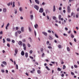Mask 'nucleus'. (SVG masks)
Instances as JSON below:
<instances>
[{
    "label": "nucleus",
    "instance_id": "nucleus-1",
    "mask_svg": "<svg viewBox=\"0 0 79 79\" xmlns=\"http://www.w3.org/2000/svg\"><path fill=\"white\" fill-rule=\"evenodd\" d=\"M67 12L69 13L71 12V9H70V7L69 6H67Z\"/></svg>",
    "mask_w": 79,
    "mask_h": 79
},
{
    "label": "nucleus",
    "instance_id": "nucleus-2",
    "mask_svg": "<svg viewBox=\"0 0 79 79\" xmlns=\"http://www.w3.org/2000/svg\"><path fill=\"white\" fill-rule=\"evenodd\" d=\"M34 8L37 10H39V7L37 5H35L34 6Z\"/></svg>",
    "mask_w": 79,
    "mask_h": 79
},
{
    "label": "nucleus",
    "instance_id": "nucleus-3",
    "mask_svg": "<svg viewBox=\"0 0 79 79\" xmlns=\"http://www.w3.org/2000/svg\"><path fill=\"white\" fill-rule=\"evenodd\" d=\"M39 12L40 13H43L44 12V9L42 8H40Z\"/></svg>",
    "mask_w": 79,
    "mask_h": 79
},
{
    "label": "nucleus",
    "instance_id": "nucleus-4",
    "mask_svg": "<svg viewBox=\"0 0 79 79\" xmlns=\"http://www.w3.org/2000/svg\"><path fill=\"white\" fill-rule=\"evenodd\" d=\"M18 44L19 45H20V46H23V42H21V41H19Z\"/></svg>",
    "mask_w": 79,
    "mask_h": 79
},
{
    "label": "nucleus",
    "instance_id": "nucleus-5",
    "mask_svg": "<svg viewBox=\"0 0 79 79\" xmlns=\"http://www.w3.org/2000/svg\"><path fill=\"white\" fill-rule=\"evenodd\" d=\"M30 18L31 20H33V19H34V16L32 15H31Z\"/></svg>",
    "mask_w": 79,
    "mask_h": 79
},
{
    "label": "nucleus",
    "instance_id": "nucleus-6",
    "mask_svg": "<svg viewBox=\"0 0 79 79\" xmlns=\"http://www.w3.org/2000/svg\"><path fill=\"white\" fill-rule=\"evenodd\" d=\"M9 25H10V23H8L6 26V30L8 29V26H9Z\"/></svg>",
    "mask_w": 79,
    "mask_h": 79
},
{
    "label": "nucleus",
    "instance_id": "nucleus-7",
    "mask_svg": "<svg viewBox=\"0 0 79 79\" xmlns=\"http://www.w3.org/2000/svg\"><path fill=\"white\" fill-rule=\"evenodd\" d=\"M42 33L43 34H44V35H45V36H47V35H48L47 33H46V32H43Z\"/></svg>",
    "mask_w": 79,
    "mask_h": 79
},
{
    "label": "nucleus",
    "instance_id": "nucleus-8",
    "mask_svg": "<svg viewBox=\"0 0 79 79\" xmlns=\"http://www.w3.org/2000/svg\"><path fill=\"white\" fill-rule=\"evenodd\" d=\"M21 55L22 56H24V51H22L21 52Z\"/></svg>",
    "mask_w": 79,
    "mask_h": 79
},
{
    "label": "nucleus",
    "instance_id": "nucleus-9",
    "mask_svg": "<svg viewBox=\"0 0 79 79\" xmlns=\"http://www.w3.org/2000/svg\"><path fill=\"white\" fill-rule=\"evenodd\" d=\"M35 3H37V4H38V5H39V1H38V0H35Z\"/></svg>",
    "mask_w": 79,
    "mask_h": 79
},
{
    "label": "nucleus",
    "instance_id": "nucleus-10",
    "mask_svg": "<svg viewBox=\"0 0 79 79\" xmlns=\"http://www.w3.org/2000/svg\"><path fill=\"white\" fill-rule=\"evenodd\" d=\"M28 39L30 40L29 41L30 42H32V39H31V37H29L28 38Z\"/></svg>",
    "mask_w": 79,
    "mask_h": 79
},
{
    "label": "nucleus",
    "instance_id": "nucleus-11",
    "mask_svg": "<svg viewBox=\"0 0 79 79\" xmlns=\"http://www.w3.org/2000/svg\"><path fill=\"white\" fill-rule=\"evenodd\" d=\"M3 11L4 13H6V9L5 8H4L3 9Z\"/></svg>",
    "mask_w": 79,
    "mask_h": 79
},
{
    "label": "nucleus",
    "instance_id": "nucleus-12",
    "mask_svg": "<svg viewBox=\"0 0 79 79\" xmlns=\"http://www.w3.org/2000/svg\"><path fill=\"white\" fill-rule=\"evenodd\" d=\"M25 54L26 58H27V57H28V53H27V52H26Z\"/></svg>",
    "mask_w": 79,
    "mask_h": 79
},
{
    "label": "nucleus",
    "instance_id": "nucleus-13",
    "mask_svg": "<svg viewBox=\"0 0 79 79\" xmlns=\"http://www.w3.org/2000/svg\"><path fill=\"white\" fill-rule=\"evenodd\" d=\"M55 10H56V9L55 8V6L54 5L53 6V11L54 12Z\"/></svg>",
    "mask_w": 79,
    "mask_h": 79
},
{
    "label": "nucleus",
    "instance_id": "nucleus-14",
    "mask_svg": "<svg viewBox=\"0 0 79 79\" xmlns=\"http://www.w3.org/2000/svg\"><path fill=\"white\" fill-rule=\"evenodd\" d=\"M15 53L17 54L18 53V49H15Z\"/></svg>",
    "mask_w": 79,
    "mask_h": 79
},
{
    "label": "nucleus",
    "instance_id": "nucleus-15",
    "mask_svg": "<svg viewBox=\"0 0 79 79\" xmlns=\"http://www.w3.org/2000/svg\"><path fill=\"white\" fill-rule=\"evenodd\" d=\"M22 32H24V27H22L21 28Z\"/></svg>",
    "mask_w": 79,
    "mask_h": 79
},
{
    "label": "nucleus",
    "instance_id": "nucleus-16",
    "mask_svg": "<svg viewBox=\"0 0 79 79\" xmlns=\"http://www.w3.org/2000/svg\"><path fill=\"white\" fill-rule=\"evenodd\" d=\"M34 26L35 28L37 29V27H38V25L37 24H36Z\"/></svg>",
    "mask_w": 79,
    "mask_h": 79
},
{
    "label": "nucleus",
    "instance_id": "nucleus-17",
    "mask_svg": "<svg viewBox=\"0 0 79 79\" xmlns=\"http://www.w3.org/2000/svg\"><path fill=\"white\" fill-rule=\"evenodd\" d=\"M2 63H3V64H4V65H6V64H7L6 62L5 61H3V62H2Z\"/></svg>",
    "mask_w": 79,
    "mask_h": 79
},
{
    "label": "nucleus",
    "instance_id": "nucleus-18",
    "mask_svg": "<svg viewBox=\"0 0 79 79\" xmlns=\"http://www.w3.org/2000/svg\"><path fill=\"white\" fill-rule=\"evenodd\" d=\"M52 19L54 20H56V19H57L56 18V17H55V16H53L52 17Z\"/></svg>",
    "mask_w": 79,
    "mask_h": 79
},
{
    "label": "nucleus",
    "instance_id": "nucleus-19",
    "mask_svg": "<svg viewBox=\"0 0 79 79\" xmlns=\"http://www.w3.org/2000/svg\"><path fill=\"white\" fill-rule=\"evenodd\" d=\"M28 30L30 32H31L32 31V30H31V28L30 27H28Z\"/></svg>",
    "mask_w": 79,
    "mask_h": 79
},
{
    "label": "nucleus",
    "instance_id": "nucleus-20",
    "mask_svg": "<svg viewBox=\"0 0 79 79\" xmlns=\"http://www.w3.org/2000/svg\"><path fill=\"white\" fill-rule=\"evenodd\" d=\"M15 37H17L18 36V32H16L15 33Z\"/></svg>",
    "mask_w": 79,
    "mask_h": 79
},
{
    "label": "nucleus",
    "instance_id": "nucleus-21",
    "mask_svg": "<svg viewBox=\"0 0 79 79\" xmlns=\"http://www.w3.org/2000/svg\"><path fill=\"white\" fill-rule=\"evenodd\" d=\"M58 18L59 20H60V19H61V15H59L58 16Z\"/></svg>",
    "mask_w": 79,
    "mask_h": 79
},
{
    "label": "nucleus",
    "instance_id": "nucleus-22",
    "mask_svg": "<svg viewBox=\"0 0 79 79\" xmlns=\"http://www.w3.org/2000/svg\"><path fill=\"white\" fill-rule=\"evenodd\" d=\"M48 48H49V49H52V48L50 46H48Z\"/></svg>",
    "mask_w": 79,
    "mask_h": 79
},
{
    "label": "nucleus",
    "instance_id": "nucleus-23",
    "mask_svg": "<svg viewBox=\"0 0 79 79\" xmlns=\"http://www.w3.org/2000/svg\"><path fill=\"white\" fill-rule=\"evenodd\" d=\"M16 69H18V65L17 64L16 65Z\"/></svg>",
    "mask_w": 79,
    "mask_h": 79
},
{
    "label": "nucleus",
    "instance_id": "nucleus-24",
    "mask_svg": "<svg viewBox=\"0 0 79 79\" xmlns=\"http://www.w3.org/2000/svg\"><path fill=\"white\" fill-rule=\"evenodd\" d=\"M71 37L72 38H74V35H73L72 34H71Z\"/></svg>",
    "mask_w": 79,
    "mask_h": 79
},
{
    "label": "nucleus",
    "instance_id": "nucleus-25",
    "mask_svg": "<svg viewBox=\"0 0 79 79\" xmlns=\"http://www.w3.org/2000/svg\"><path fill=\"white\" fill-rule=\"evenodd\" d=\"M57 69L58 71H61V69H60V68L58 67L57 68Z\"/></svg>",
    "mask_w": 79,
    "mask_h": 79
},
{
    "label": "nucleus",
    "instance_id": "nucleus-26",
    "mask_svg": "<svg viewBox=\"0 0 79 79\" xmlns=\"http://www.w3.org/2000/svg\"><path fill=\"white\" fill-rule=\"evenodd\" d=\"M19 10L20 11H23V10L22 9V7H20L19 8Z\"/></svg>",
    "mask_w": 79,
    "mask_h": 79
},
{
    "label": "nucleus",
    "instance_id": "nucleus-27",
    "mask_svg": "<svg viewBox=\"0 0 79 79\" xmlns=\"http://www.w3.org/2000/svg\"><path fill=\"white\" fill-rule=\"evenodd\" d=\"M12 7L14 8V7H15V2H13V6Z\"/></svg>",
    "mask_w": 79,
    "mask_h": 79
},
{
    "label": "nucleus",
    "instance_id": "nucleus-28",
    "mask_svg": "<svg viewBox=\"0 0 79 79\" xmlns=\"http://www.w3.org/2000/svg\"><path fill=\"white\" fill-rule=\"evenodd\" d=\"M67 50L68 51V52H69L70 51V49H69V48L67 47Z\"/></svg>",
    "mask_w": 79,
    "mask_h": 79
},
{
    "label": "nucleus",
    "instance_id": "nucleus-29",
    "mask_svg": "<svg viewBox=\"0 0 79 79\" xmlns=\"http://www.w3.org/2000/svg\"><path fill=\"white\" fill-rule=\"evenodd\" d=\"M37 72L38 74H40V70H38L37 71Z\"/></svg>",
    "mask_w": 79,
    "mask_h": 79
},
{
    "label": "nucleus",
    "instance_id": "nucleus-30",
    "mask_svg": "<svg viewBox=\"0 0 79 79\" xmlns=\"http://www.w3.org/2000/svg\"><path fill=\"white\" fill-rule=\"evenodd\" d=\"M58 47L59 48H61V45H58Z\"/></svg>",
    "mask_w": 79,
    "mask_h": 79
},
{
    "label": "nucleus",
    "instance_id": "nucleus-31",
    "mask_svg": "<svg viewBox=\"0 0 79 79\" xmlns=\"http://www.w3.org/2000/svg\"><path fill=\"white\" fill-rule=\"evenodd\" d=\"M27 46L28 47L30 48L31 47V45H30L29 43L27 44Z\"/></svg>",
    "mask_w": 79,
    "mask_h": 79
},
{
    "label": "nucleus",
    "instance_id": "nucleus-32",
    "mask_svg": "<svg viewBox=\"0 0 79 79\" xmlns=\"http://www.w3.org/2000/svg\"><path fill=\"white\" fill-rule=\"evenodd\" d=\"M49 37L50 38H49V39L50 40H52L53 39V38L51 36H49Z\"/></svg>",
    "mask_w": 79,
    "mask_h": 79
},
{
    "label": "nucleus",
    "instance_id": "nucleus-33",
    "mask_svg": "<svg viewBox=\"0 0 79 79\" xmlns=\"http://www.w3.org/2000/svg\"><path fill=\"white\" fill-rule=\"evenodd\" d=\"M45 68L48 70H50V69L48 68V67L47 66L45 67Z\"/></svg>",
    "mask_w": 79,
    "mask_h": 79
},
{
    "label": "nucleus",
    "instance_id": "nucleus-34",
    "mask_svg": "<svg viewBox=\"0 0 79 79\" xmlns=\"http://www.w3.org/2000/svg\"><path fill=\"white\" fill-rule=\"evenodd\" d=\"M55 36L56 37V38H58V36L56 34H55Z\"/></svg>",
    "mask_w": 79,
    "mask_h": 79
},
{
    "label": "nucleus",
    "instance_id": "nucleus-35",
    "mask_svg": "<svg viewBox=\"0 0 79 79\" xmlns=\"http://www.w3.org/2000/svg\"><path fill=\"white\" fill-rule=\"evenodd\" d=\"M63 35H64V36H66V37H68V35H67V34L64 33L63 34Z\"/></svg>",
    "mask_w": 79,
    "mask_h": 79
},
{
    "label": "nucleus",
    "instance_id": "nucleus-36",
    "mask_svg": "<svg viewBox=\"0 0 79 79\" xmlns=\"http://www.w3.org/2000/svg\"><path fill=\"white\" fill-rule=\"evenodd\" d=\"M6 40L8 42L10 41V38H7Z\"/></svg>",
    "mask_w": 79,
    "mask_h": 79
},
{
    "label": "nucleus",
    "instance_id": "nucleus-37",
    "mask_svg": "<svg viewBox=\"0 0 79 79\" xmlns=\"http://www.w3.org/2000/svg\"><path fill=\"white\" fill-rule=\"evenodd\" d=\"M7 5L8 6H10V5H11V2H9L7 4Z\"/></svg>",
    "mask_w": 79,
    "mask_h": 79
},
{
    "label": "nucleus",
    "instance_id": "nucleus-38",
    "mask_svg": "<svg viewBox=\"0 0 79 79\" xmlns=\"http://www.w3.org/2000/svg\"><path fill=\"white\" fill-rule=\"evenodd\" d=\"M18 32L20 34H21V31H18Z\"/></svg>",
    "mask_w": 79,
    "mask_h": 79
},
{
    "label": "nucleus",
    "instance_id": "nucleus-39",
    "mask_svg": "<svg viewBox=\"0 0 79 79\" xmlns=\"http://www.w3.org/2000/svg\"><path fill=\"white\" fill-rule=\"evenodd\" d=\"M48 32L49 33H51L52 32V31H50V30H48Z\"/></svg>",
    "mask_w": 79,
    "mask_h": 79
},
{
    "label": "nucleus",
    "instance_id": "nucleus-40",
    "mask_svg": "<svg viewBox=\"0 0 79 79\" xmlns=\"http://www.w3.org/2000/svg\"><path fill=\"white\" fill-rule=\"evenodd\" d=\"M65 68H66V66H65V65H64L63 66V68H62L63 69H65Z\"/></svg>",
    "mask_w": 79,
    "mask_h": 79
},
{
    "label": "nucleus",
    "instance_id": "nucleus-41",
    "mask_svg": "<svg viewBox=\"0 0 79 79\" xmlns=\"http://www.w3.org/2000/svg\"><path fill=\"white\" fill-rule=\"evenodd\" d=\"M7 47H10V44L9 43H8L7 45Z\"/></svg>",
    "mask_w": 79,
    "mask_h": 79
},
{
    "label": "nucleus",
    "instance_id": "nucleus-42",
    "mask_svg": "<svg viewBox=\"0 0 79 79\" xmlns=\"http://www.w3.org/2000/svg\"><path fill=\"white\" fill-rule=\"evenodd\" d=\"M34 34L35 36H36L37 35V33H36V31L35 30L34 31Z\"/></svg>",
    "mask_w": 79,
    "mask_h": 79
},
{
    "label": "nucleus",
    "instance_id": "nucleus-43",
    "mask_svg": "<svg viewBox=\"0 0 79 79\" xmlns=\"http://www.w3.org/2000/svg\"><path fill=\"white\" fill-rule=\"evenodd\" d=\"M49 43H50V42L49 41H48L46 43V44L47 45H48V44H49Z\"/></svg>",
    "mask_w": 79,
    "mask_h": 79
},
{
    "label": "nucleus",
    "instance_id": "nucleus-44",
    "mask_svg": "<svg viewBox=\"0 0 79 79\" xmlns=\"http://www.w3.org/2000/svg\"><path fill=\"white\" fill-rule=\"evenodd\" d=\"M1 66L3 68L5 67V65H3L2 64H1Z\"/></svg>",
    "mask_w": 79,
    "mask_h": 79
},
{
    "label": "nucleus",
    "instance_id": "nucleus-45",
    "mask_svg": "<svg viewBox=\"0 0 79 79\" xmlns=\"http://www.w3.org/2000/svg\"><path fill=\"white\" fill-rule=\"evenodd\" d=\"M3 43H5V39H4V38L3 39Z\"/></svg>",
    "mask_w": 79,
    "mask_h": 79
},
{
    "label": "nucleus",
    "instance_id": "nucleus-46",
    "mask_svg": "<svg viewBox=\"0 0 79 79\" xmlns=\"http://www.w3.org/2000/svg\"><path fill=\"white\" fill-rule=\"evenodd\" d=\"M44 55H45V54L44 53H43L42 54V57H44Z\"/></svg>",
    "mask_w": 79,
    "mask_h": 79
},
{
    "label": "nucleus",
    "instance_id": "nucleus-47",
    "mask_svg": "<svg viewBox=\"0 0 79 79\" xmlns=\"http://www.w3.org/2000/svg\"><path fill=\"white\" fill-rule=\"evenodd\" d=\"M23 47H26V44H23Z\"/></svg>",
    "mask_w": 79,
    "mask_h": 79
},
{
    "label": "nucleus",
    "instance_id": "nucleus-48",
    "mask_svg": "<svg viewBox=\"0 0 79 79\" xmlns=\"http://www.w3.org/2000/svg\"><path fill=\"white\" fill-rule=\"evenodd\" d=\"M74 67H75L76 68H77V66L76 65H74Z\"/></svg>",
    "mask_w": 79,
    "mask_h": 79
},
{
    "label": "nucleus",
    "instance_id": "nucleus-49",
    "mask_svg": "<svg viewBox=\"0 0 79 79\" xmlns=\"http://www.w3.org/2000/svg\"><path fill=\"white\" fill-rule=\"evenodd\" d=\"M23 49L24 50H26V47H24Z\"/></svg>",
    "mask_w": 79,
    "mask_h": 79
},
{
    "label": "nucleus",
    "instance_id": "nucleus-50",
    "mask_svg": "<svg viewBox=\"0 0 79 79\" xmlns=\"http://www.w3.org/2000/svg\"><path fill=\"white\" fill-rule=\"evenodd\" d=\"M12 43H15V40H12Z\"/></svg>",
    "mask_w": 79,
    "mask_h": 79
},
{
    "label": "nucleus",
    "instance_id": "nucleus-51",
    "mask_svg": "<svg viewBox=\"0 0 79 79\" xmlns=\"http://www.w3.org/2000/svg\"><path fill=\"white\" fill-rule=\"evenodd\" d=\"M74 15V12H72L71 14V16H73V15Z\"/></svg>",
    "mask_w": 79,
    "mask_h": 79
},
{
    "label": "nucleus",
    "instance_id": "nucleus-52",
    "mask_svg": "<svg viewBox=\"0 0 79 79\" xmlns=\"http://www.w3.org/2000/svg\"><path fill=\"white\" fill-rule=\"evenodd\" d=\"M71 74H72V75H75L74 73L73 72H71Z\"/></svg>",
    "mask_w": 79,
    "mask_h": 79
},
{
    "label": "nucleus",
    "instance_id": "nucleus-53",
    "mask_svg": "<svg viewBox=\"0 0 79 79\" xmlns=\"http://www.w3.org/2000/svg\"><path fill=\"white\" fill-rule=\"evenodd\" d=\"M1 71L2 73H4L5 72V71H4V70H3V69H2L1 70Z\"/></svg>",
    "mask_w": 79,
    "mask_h": 79
},
{
    "label": "nucleus",
    "instance_id": "nucleus-54",
    "mask_svg": "<svg viewBox=\"0 0 79 79\" xmlns=\"http://www.w3.org/2000/svg\"><path fill=\"white\" fill-rule=\"evenodd\" d=\"M43 16H45V13L44 12L43 13Z\"/></svg>",
    "mask_w": 79,
    "mask_h": 79
},
{
    "label": "nucleus",
    "instance_id": "nucleus-55",
    "mask_svg": "<svg viewBox=\"0 0 79 79\" xmlns=\"http://www.w3.org/2000/svg\"><path fill=\"white\" fill-rule=\"evenodd\" d=\"M3 34V31H1L0 32V34Z\"/></svg>",
    "mask_w": 79,
    "mask_h": 79
},
{
    "label": "nucleus",
    "instance_id": "nucleus-56",
    "mask_svg": "<svg viewBox=\"0 0 79 79\" xmlns=\"http://www.w3.org/2000/svg\"><path fill=\"white\" fill-rule=\"evenodd\" d=\"M42 5H45V3L44 2H43L42 3Z\"/></svg>",
    "mask_w": 79,
    "mask_h": 79
},
{
    "label": "nucleus",
    "instance_id": "nucleus-57",
    "mask_svg": "<svg viewBox=\"0 0 79 79\" xmlns=\"http://www.w3.org/2000/svg\"><path fill=\"white\" fill-rule=\"evenodd\" d=\"M15 14H16V13H17V10H15Z\"/></svg>",
    "mask_w": 79,
    "mask_h": 79
},
{
    "label": "nucleus",
    "instance_id": "nucleus-58",
    "mask_svg": "<svg viewBox=\"0 0 79 79\" xmlns=\"http://www.w3.org/2000/svg\"><path fill=\"white\" fill-rule=\"evenodd\" d=\"M22 40L23 42H26V40L25 39L23 40Z\"/></svg>",
    "mask_w": 79,
    "mask_h": 79
},
{
    "label": "nucleus",
    "instance_id": "nucleus-59",
    "mask_svg": "<svg viewBox=\"0 0 79 79\" xmlns=\"http://www.w3.org/2000/svg\"><path fill=\"white\" fill-rule=\"evenodd\" d=\"M69 1L70 3H71V2H73V1H74V0H69Z\"/></svg>",
    "mask_w": 79,
    "mask_h": 79
},
{
    "label": "nucleus",
    "instance_id": "nucleus-60",
    "mask_svg": "<svg viewBox=\"0 0 79 79\" xmlns=\"http://www.w3.org/2000/svg\"><path fill=\"white\" fill-rule=\"evenodd\" d=\"M35 63L37 65H39V63H38L37 62H35Z\"/></svg>",
    "mask_w": 79,
    "mask_h": 79
},
{
    "label": "nucleus",
    "instance_id": "nucleus-61",
    "mask_svg": "<svg viewBox=\"0 0 79 79\" xmlns=\"http://www.w3.org/2000/svg\"><path fill=\"white\" fill-rule=\"evenodd\" d=\"M30 58H31V59H33L34 58H33V57L31 56H29Z\"/></svg>",
    "mask_w": 79,
    "mask_h": 79
},
{
    "label": "nucleus",
    "instance_id": "nucleus-62",
    "mask_svg": "<svg viewBox=\"0 0 79 79\" xmlns=\"http://www.w3.org/2000/svg\"><path fill=\"white\" fill-rule=\"evenodd\" d=\"M30 53L31 54V53H32V50H31L30 51Z\"/></svg>",
    "mask_w": 79,
    "mask_h": 79
},
{
    "label": "nucleus",
    "instance_id": "nucleus-63",
    "mask_svg": "<svg viewBox=\"0 0 79 79\" xmlns=\"http://www.w3.org/2000/svg\"><path fill=\"white\" fill-rule=\"evenodd\" d=\"M47 18L48 19H50V18H49V16H47Z\"/></svg>",
    "mask_w": 79,
    "mask_h": 79
},
{
    "label": "nucleus",
    "instance_id": "nucleus-64",
    "mask_svg": "<svg viewBox=\"0 0 79 79\" xmlns=\"http://www.w3.org/2000/svg\"><path fill=\"white\" fill-rule=\"evenodd\" d=\"M74 42H76V38H74Z\"/></svg>",
    "mask_w": 79,
    "mask_h": 79
}]
</instances>
